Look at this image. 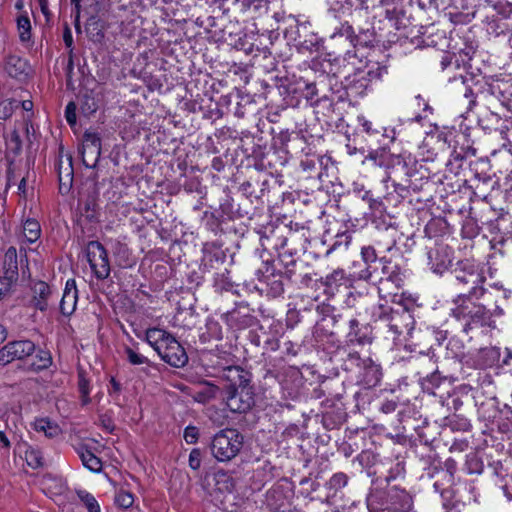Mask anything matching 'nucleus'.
Listing matches in <instances>:
<instances>
[{
	"mask_svg": "<svg viewBox=\"0 0 512 512\" xmlns=\"http://www.w3.org/2000/svg\"><path fill=\"white\" fill-rule=\"evenodd\" d=\"M99 222V190L95 182L86 183L79 192L75 223L83 235L88 233L91 236Z\"/></svg>",
	"mask_w": 512,
	"mask_h": 512,
	"instance_id": "nucleus-1",
	"label": "nucleus"
},
{
	"mask_svg": "<svg viewBox=\"0 0 512 512\" xmlns=\"http://www.w3.org/2000/svg\"><path fill=\"white\" fill-rule=\"evenodd\" d=\"M474 298L469 295H458L454 299L455 308L452 314L455 318L464 323V330L468 332L478 327H495V321L492 319V312L484 311L478 302L472 301Z\"/></svg>",
	"mask_w": 512,
	"mask_h": 512,
	"instance_id": "nucleus-2",
	"label": "nucleus"
},
{
	"mask_svg": "<svg viewBox=\"0 0 512 512\" xmlns=\"http://www.w3.org/2000/svg\"><path fill=\"white\" fill-rule=\"evenodd\" d=\"M510 295L511 291L498 285H491L488 288L482 286L473 295V298L484 308L485 312L489 310L493 313L492 319L495 321L497 318L504 316Z\"/></svg>",
	"mask_w": 512,
	"mask_h": 512,
	"instance_id": "nucleus-3",
	"label": "nucleus"
},
{
	"mask_svg": "<svg viewBox=\"0 0 512 512\" xmlns=\"http://www.w3.org/2000/svg\"><path fill=\"white\" fill-rule=\"evenodd\" d=\"M2 273L5 280L14 283L17 282L19 275L23 280L31 278L26 248L20 247L19 256L14 246L6 250L2 261Z\"/></svg>",
	"mask_w": 512,
	"mask_h": 512,
	"instance_id": "nucleus-4",
	"label": "nucleus"
},
{
	"mask_svg": "<svg viewBox=\"0 0 512 512\" xmlns=\"http://www.w3.org/2000/svg\"><path fill=\"white\" fill-rule=\"evenodd\" d=\"M456 285L467 288V293L459 295H469L473 297L477 291L483 286L485 276L478 265L470 260L459 261L453 270Z\"/></svg>",
	"mask_w": 512,
	"mask_h": 512,
	"instance_id": "nucleus-5",
	"label": "nucleus"
},
{
	"mask_svg": "<svg viewBox=\"0 0 512 512\" xmlns=\"http://www.w3.org/2000/svg\"><path fill=\"white\" fill-rule=\"evenodd\" d=\"M372 315L376 320L387 321L389 331H391L395 336L401 335L404 328H408L413 322L411 314L405 308L401 310H393L385 304H379L375 307Z\"/></svg>",
	"mask_w": 512,
	"mask_h": 512,
	"instance_id": "nucleus-6",
	"label": "nucleus"
},
{
	"mask_svg": "<svg viewBox=\"0 0 512 512\" xmlns=\"http://www.w3.org/2000/svg\"><path fill=\"white\" fill-rule=\"evenodd\" d=\"M86 256L95 277L104 280L110 275L108 252L99 241H89Z\"/></svg>",
	"mask_w": 512,
	"mask_h": 512,
	"instance_id": "nucleus-7",
	"label": "nucleus"
},
{
	"mask_svg": "<svg viewBox=\"0 0 512 512\" xmlns=\"http://www.w3.org/2000/svg\"><path fill=\"white\" fill-rule=\"evenodd\" d=\"M36 351V344L29 339L8 342L0 349V365L6 366L13 361H24Z\"/></svg>",
	"mask_w": 512,
	"mask_h": 512,
	"instance_id": "nucleus-8",
	"label": "nucleus"
},
{
	"mask_svg": "<svg viewBox=\"0 0 512 512\" xmlns=\"http://www.w3.org/2000/svg\"><path fill=\"white\" fill-rule=\"evenodd\" d=\"M349 359L355 361L360 367V380L366 388H373L380 383L382 371L379 364L370 358L361 359L357 352L349 353Z\"/></svg>",
	"mask_w": 512,
	"mask_h": 512,
	"instance_id": "nucleus-9",
	"label": "nucleus"
},
{
	"mask_svg": "<svg viewBox=\"0 0 512 512\" xmlns=\"http://www.w3.org/2000/svg\"><path fill=\"white\" fill-rule=\"evenodd\" d=\"M254 404L252 388L226 389V408L234 413H244Z\"/></svg>",
	"mask_w": 512,
	"mask_h": 512,
	"instance_id": "nucleus-10",
	"label": "nucleus"
},
{
	"mask_svg": "<svg viewBox=\"0 0 512 512\" xmlns=\"http://www.w3.org/2000/svg\"><path fill=\"white\" fill-rule=\"evenodd\" d=\"M453 251L448 245L438 244L427 253L428 265L436 274H443L451 265Z\"/></svg>",
	"mask_w": 512,
	"mask_h": 512,
	"instance_id": "nucleus-11",
	"label": "nucleus"
},
{
	"mask_svg": "<svg viewBox=\"0 0 512 512\" xmlns=\"http://www.w3.org/2000/svg\"><path fill=\"white\" fill-rule=\"evenodd\" d=\"M160 358L172 367L180 368L188 362V356L181 344L171 336L164 345Z\"/></svg>",
	"mask_w": 512,
	"mask_h": 512,
	"instance_id": "nucleus-12",
	"label": "nucleus"
},
{
	"mask_svg": "<svg viewBox=\"0 0 512 512\" xmlns=\"http://www.w3.org/2000/svg\"><path fill=\"white\" fill-rule=\"evenodd\" d=\"M55 168L59 181V192L62 195L68 194L73 185L74 169L72 156L66 155L65 157L60 153L55 164Z\"/></svg>",
	"mask_w": 512,
	"mask_h": 512,
	"instance_id": "nucleus-13",
	"label": "nucleus"
},
{
	"mask_svg": "<svg viewBox=\"0 0 512 512\" xmlns=\"http://www.w3.org/2000/svg\"><path fill=\"white\" fill-rule=\"evenodd\" d=\"M101 155V138L98 133L85 131L83 135V163L86 167H93Z\"/></svg>",
	"mask_w": 512,
	"mask_h": 512,
	"instance_id": "nucleus-14",
	"label": "nucleus"
},
{
	"mask_svg": "<svg viewBox=\"0 0 512 512\" xmlns=\"http://www.w3.org/2000/svg\"><path fill=\"white\" fill-rule=\"evenodd\" d=\"M31 291V305L40 311H46L53 295L52 287L39 280L32 285Z\"/></svg>",
	"mask_w": 512,
	"mask_h": 512,
	"instance_id": "nucleus-15",
	"label": "nucleus"
},
{
	"mask_svg": "<svg viewBox=\"0 0 512 512\" xmlns=\"http://www.w3.org/2000/svg\"><path fill=\"white\" fill-rule=\"evenodd\" d=\"M389 509L393 512H409L413 507L412 497L402 489L392 487L388 492Z\"/></svg>",
	"mask_w": 512,
	"mask_h": 512,
	"instance_id": "nucleus-16",
	"label": "nucleus"
},
{
	"mask_svg": "<svg viewBox=\"0 0 512 512\" xmlns=\"http://www.w3.org/2000/svg\"><path fill=\"white\" fill-rule=\"evenodd\" d=\"M478 418L486 425H496L500 414V404L495 397L481 402L477 409Z\"/></svg>",
	"mask_w": 512,
	"mask_h": 512,
	"instance_id": "nucleus-17",
	"label": "nucleus"
},
{
	"mask_svg": "<svg viewBox=\"0 0 512 512\" xmlns=\"http://www.w3.org/2000/svg\"><path fill=\"white\" fill-rule=\"evenodd\" d=\"M250 377V373L240 366H226V389L252 388Z\"/></svg>",
	"mask_w": 512,
	"mask_h": 512,
	"instance_id": "nucleus-18",
	"label": "nucleus"
},
{
	"mask_svg": "<svg viewBox=\"0 0 512 512\" xmlns=\"http://www.w3.org/2000/svg\"><path fill=\"white\" fill-rule=\"evenodd\" d=\"M308 26L310 24L307 22L301 23L298 25V39L297 40V49L298 51L305 53V52H314L317 51L320 45V39L319 37L314 33L309 34H303L304 32H307Z\"/></svg>",
	"mask_w": 512,
	"mask_h": 512,
	"instance_id": "nucleus-19",
	"label": "nucleus"
},
{
	"mask_svg": "<svg viewBox=\"0 0 512 512\" xmlns=\"http://www.w3.org/2000/svg\"><path fill=\"white\" fill-rule=\"evenodd\" d=\"M78 300V290L74 279L67 280L64 292L60 301V311L63 315H71L76 308Z\"/></svg>",
	"mask_w": 512,
	"mask_h": 512,
	"instance_id": "nucleus-20",
	"label": "nucleus"
},
{
	"mask_svg": "<svg viewBox=\"0 0 512 512\" xmlns=\"http://www.w3.org/2000/svg\"><path fill=\"white\" fill-rule=\"evenodd\" d=\"M27 61L18 55H8L5 60V70L12 78L24 80L29 74Z\"/></svg>",
	"mask_w": 512,
	"mask_h": 512,
	"instance_id": "nucleus-21",
	"label": "nucleus"
},
{
	"mask_svg": "<svg viewBox=\"0 0 512 512\" xmlns=\"http://www.w3.org/2000/svg\"><path fill=\"white\" fill-rule=\"evenodd\" d=\"M102 102V93L95 89H87L80 98V109L85 116L94 114Z\"/></svg>",
	"mask_w": 512,
	"mask_h": 512,
	"instance_id": "nucleus-22",
	"label": "nucleus"
},
{
	"mask_svg": "<svg viewBox=\"0 0 512 512\" xmlns=\"http://www.w3.org/2000/svg\"><path fill=\"white\" fill-rule=\"evenodd\" d=\"M75 452L81 459L84 467L92 472L98 473L102 470V461L97 457L86 444H79Z\"/></svg>",
	"mask_w": 512,
	"mask_h": 512,
	"instance_id": "nucleus-23",
	"label": "nucleus"
},
{
	"mask_svg": "<svg viewBox=\"0 0 512 512\" xmlns=\"http://www.w3.org/2000/svg\"><path fill=\"white\" fill-rule=\"evenodd\" d=\"M386 75H388V66L378 62L373 63L368 66L366 78L363 79L365 83H363L361 80H358L354 84V87L357 88V84H359V88H362L359 93H362L367 89L368 83L382 81Z\"/></svg>",
	"mask_w": 512,
	"mask_h": 512,
	"instance_id": "nucleus-24",
	"label": "nucleus"
},
{
	"mask_svg": "<svg viewBox=\"0 0 512 512\" xmlns=\"http://www.w3.org/2000/svg\"><path fill=\"white\" fill-rule=\"evenodd\" d=\"M204 262L205 266H209L213 269H219L224 262V250L221 248V244L207 243L204 246Z\"/></svg>",
	"mask_w": 512,
	"mask_h": 512,
	"instance_id": "nucleus-25",
	"label": "nucleus"
},
{
	"mask_svg": "<svg viewBox=\"0 0 512 512\" xmlns=\"http://www.w3.org/2000/svg\"><path fill=\"white\" fill-rule=\"evenodd\" d=\"M206 481L208 486H211L210 495L215 501V504H223L222 492L224 484V471L219 470L213 474H207Z\"/></svg>",
	"mask_w": 512,
	"mask_h": 512,
	"instance_id": "nucleus-26",
	"label": "nucleus"
},
{
	"mask_svg": "<svg viewBox=\"0 0 512 512\" xmlns=\"http://www.w3.org/2000/svg\"><path fill=\"white\" fill-rule=\"evenodd\" d=\"M34 354L32 362L27 367L28 371L39 373L52 365V356L48 350L36 347Z\"/></svg>",
	"mask_w": 512,
	"mask_h": 512,
	"instance_id": "nucleus-27",
	"label": "nucleus"
},
{
	"mask_svg": "<svg viewBox=\"0 0 512 512\" xmlns=\"http://www.w3.org/2000/svg\"><path fill=\"white\" fill-rule=\"evenodd\" d=\"M85 28L89 40L94 43H102L105 38V31L104 23L100 18L96 16L89 17Z\"/></svg>",
	"mask_w": 512,
	"mask_h": 512,
	"instance_id": "nucleus-28",
	"label": "nucleus"
},
{
	"mask_svg": "<svg viewBox=\"0 0 512 512\" xmlns=\"http://www.w3.org/2000/svg\"><path fill=\"white\" fill-rule=\"evenodd\" d=\"M226 460L235 457L242 448L243 436L235 429H226Z\"/></svg>",
	"mask_w": 512,
	"mask_h": 512,
	"instance_id": "nucleus-29",
	"label": "nucleus"
},
{
	"mask_svg": "<svg viewBox=\"0 0 512 512\" xmlns=\"http://www.w3.org/2000/svg\"><path fill=\"white\" fill-rule=\"evenodd\" d=\"M200 340L205 342H210L212 340L221 341L222 340V325L219 320H216L214 317L208 318L206 322V331L200 335Z\"/></svg>",
	"mask_w": 512,
	"mask_h": 512,
	"instance_id": "nucleus-30",
	"label": "nucleus"
},
{
	"mask_svg": "<svg viewBox=\"0 0 512 512\" xmlns=\"http://www.w3.org/2000/svg\"><path fill=\"white\" fill-rule=\"evenodd\" d=\"M260 281L268 287V293L273 297H278L284 292V285L280 274L271 272L270 274L263 275Z\"/></svg>",
	"mask_w": 512,
	"mask_h": 512,
	"instance_id": "nucleus-31",
	"label": "nucleus"
},
{
	"mask_svg": "<svg viewBox=\"0 0 512 512\" xmlns=\"http://www.w3.org/2000/svg\"><path fill=\"white\" fill-rule=\"evenodd\" d=\"M16 24L20 42L22 44L30 43L32 40V27L28 15L26 13L19 15L16 19Z\"/></svg>",
	"mask_w": 512,
	"mask_h": 512,
	"instance_id": "nucleus-32",
	"label": "nucleus"
},
{
	"mask_svg": "<svg viewBox=\"0 0 512 512\" xmlns=\"http://www.w3.org/2000/svg\"><path fill=\"white\" fill-rule=\"evenodd\" d=\"M492 93L507 108L512 107V84L497 83L492 86Z\"/></svg>",
	"mask_w": 512,
	"mask_h": 512,
	"instance_id": "nucleus-33",
	"label": "nucleus"
},
{
	"mask_svg": "<svg viewBox=\"0 0 512 512\" xmlns=\"http://www.w3.org/2000/svg\"><path fill=\"white\" fill-rule=\"evenodd\" d=\"M23 234L27 242H36L41 236L40 223L36 219L28 218L23 223Z\"/></svg>",
	"mask_w": 512,
	"mask_h": 512,
	"instance_id": "nucleus-34",
	"label": "nucleus"
},
{
	"mask_svg": "<svg viewBox=\"0 0 512 512\" xmlns=\"http://www.w3.org/2000/svg\"><path fill=\"white\" fill-rule=\"evenodd\" d=\"M34 427L36 431L44 432L45 436H47L48 438L57 437L61 432L57 424L51 422L49 419L46 418L36 420Z\"/></svg>",
	"mask_w": 512,
	"mask_h": 512,
	"instance_id": "nucleus-35",
	"label": "nucleus"
},
{
	"mask_svg": "<svg viewBox=\"0 0 512 512\" xmlns=\"http://www.w3.org/2000/svg\"><path fill=\"white\" fill-rule=\"evenodd\" d=\"M138 349V343L134 344V347L125 346L124 347V353L126 355L127 361L131 365H143L146 364L148 366H151V361L141 353L137 351Z\"/></svg>",
	"mask_w": 512,
	"mask_h": 512,
	"instance_id": "nucleus-36",
	"label": "nucleus"
},
{
	"mask_svg": "<svg viewBox=\"0 0 512 512\" xmlns=\"http://www.w3.org/2000/svg\"><path fill=\"white\" fill-rule=\"evenodd\" d=\"M497 427L502 432H507L512 427V409L508 405L500 407Z\"/></svg>",
	"mask_w": 512,
	"mask_h": 512,
	"instance_id": "nucleus-37",
	"label": "nucleus"
},
{
	"mask_svg": "<svg viewBox=\"0 0 512 512\" xmlns=\"http://www.w3.org/2000/svg\"><path fill=\"white\" fill-rule=\"evenodd\" d=\"M78 389L81 395V404L83 406L88 405L91 402V399L89 397V381L88 379L85 378L83 372H79L78 374Z\"/></svg>",
	"mask_w": 512,
	"mask_h": 512,
	"instance_id": "nucleus-38",
	"label": "nucleus"
},
{
	"mask_svg": "<svg viewBox=\"0 0 512 512\" xmlns=\"http://www.w3.org/2000/svg\"><path fill=\"white\" fill-rule=\"evenodd\" d=\"M224 437V429L219 430L211 443V453L219 462L224 461V448L220 445V439Z\"/></svg>",
	"mask_w": 512,
	"mask_h": 512,
	"instance_id": "nucleus-39",
	"label": "nucleus"
},
{
	"mask_svg": "<svg viewBox=\"0 0 512 512\" xmlns=\"http://www.w3.org/2000/svg\"><path fill=\"white\" fill-rule=\"evenodd\" d=\"M25 459L27 464L33 469L42 467L44 464V459L41 452L34 448H29L26 450Z\"/></svg>",
	"mask_w": 512,
	"mask_h": 512,
	"instance_id": "nucleus-40",
	"label": "nucleus"
},
{
	"mask_svg": "<svg viewBox=\"0 0 512 512\" xmlns=\"http://www.w3.org/2000/svg\"><path fill=\"white\" fill-rule=\"evenodd\" d=\"M172 335L160 328H150L146 331L147 342H166Z\"/></svg>",
	"mask_w": 512,
	"mask_h": 512,
	"instance_id": "nucleus-41",
	"label": "nucleus"
},
{
	"mask_svg": "<svg viewBox=\"0 0 512 512\" xmlns=\"http://www.w3.org/2000/svg\"><path fill=\"white\" fill-rule=\"evenodd\" d=\"M77 496L85 504L89 512H100L98 502L95 497L87 491H77Z\"/></svg>",
	"mask_w": 512,
	"mask_h": 512,
	"instance_id": "nucleus-42",
	"label": "nucleus"
},
{
	"mask_svg": "<svg viewBox=\"0 0 512 512\" xmlns=\"http://www.w3.org/2000/svg\"><path fill=\"white\" fill-rule=\"evenodd\" d=\"M348 325H349V331L347 333L348 342L362 344L363 341H362L361 337L358 335L359 321L356 318H351L348 321Z\"/></svg>",
	"mask_w": 512,
	"mask_h": 512,
	"instance_id": "nucleus-43",
	"label": "nucleus"
},
{
	"mask_svg": "<svg viewBox=\"0 0 512 512\" xmlns=\"http://www.w3.org/2000/svg\"><path fill=\"white\" fill-rule=\"evenodd\" d=\"M483 464L474 454L467 456L465 463V471L468 474H480L482 472Z\"/></svg>",
	"mask_w": 512,
	"mask_h": 512,
	"instance_id": "nucleus-44",
	"label": "nucleus"
},
{
	"mask_svg": "<svg viewBox=\"0 0 512 512\" xmlns=\"http://www.w3.org/2000/svg\"><path fill=\"white\" fill-rule=\"evenodd\" d=\"M18 101L5 100L0 102V120L5 121L9 119L14 109L18 107Z\"/></svg>",
	"mask_w": 512,
	"mask_h": 512,
	"instance_id": "nucleus-45",
	"label": "nucleus"
},
{
	"mask_svg": "<svg viewBox=\"0 0 512 512\" xmlns=\"http://www.w3.org/2000/svg\"><path fill=\"white\" fill-rule=\"evenodd\" d=\"M115 502L119 507L128 509L130 508L134 503V496L132 493L120 490L115 497Z\"/></svg>",
	"mask_w": 512,
	"mask_h": 512,
	"instance_id": "nucleus-46",
	"label": "nucleus"
},
{
	"mask_svg": "<svg viewBox=\"0 0 512 512\" xmlns=\"http://www.w3.org/2000/svg\"><path fill=\"white\" fill-rule=\"evenodd\" d=\"M348 477L344 473H336L329 480L330 488L339 490L347 485Z\"/></svg>",
	"mask_w": 512,
	"mask_h": 512,
	"instance_id": "nucleus-47",
	"label": "nucleus"
},
{
	"mask_svg": "<svg viewBox=\"0 0 512 512\" xmlns=\"http://www.w3.org/2000/svg\"><path fill=\"white\" fill-rule=\"evenodd\" d=\"M8 148L14 155L20 154L22 150V141L17 131H13L11 133V137L8 142Z\"/></svg>",
	"mask_w": 512,
	"mask_h": 512,
	"instance_id": "nucleus-48",
	"label": "nucleus"
},
{
	"mask_svg": "<svg viewBox=\"0 0 512 512\" xmlns=\"http://www.w3.org/2000/svg\"><path fill=\"white\" fill-rule=\"evenodd\" d=\"M386 156H387V150L385 147H382L379 150L371 151L368 154V156L366 157V159L372 160L375 162V164L382 166L385 163Z\"/></svg>",
	"mask_w": 512,
	"mask_h": 512,
	"instance_id": "nucleus-49",
	"label": "nucleus"
},
{
	"mask_svg": "<svg viewBox=\"0 0 512 512\" xmlns=\"http://www.w3.org/2000/svg\"><path fill=\"white\" fill-rule=\"evenodd\" d=\"M183 438L188 444H195L199 438V429L192 425L187 426L184 429Z\"/></svg>",
	"mask_w": 512,
	"mask_h": 512,
	"instance_id": "nucleus-50",
	"label": "nucleus"
},
{
	"mask_svg": "<svg viewBox=\"0 0 512 512\" xmlns=\"http://www.w3.org/2000/svg\"><path fill=\"white\" fill-rule=\"evenodd\" d=\"M344 279V272L342 270H336L325 277V285L332 288L333 285H337L338 282Z\"/></svg>",
	"mask_w": 512,
	"mask_h": 512,
	"instance_id": "nucleus-51",
	"label": "nucleus"
},
{
	"mask_svg": "<svg viewBox=\"0 0 512 512\" xmlns=\"http://www.w3.org/2000/svg\"><path fill=\"white\" fill-rule=\"evenodd\" d=\"M76 110L77 105L71 101L66 105L65 108V118L69 125H75L76 124Z\"/></svg>",
	"mask_w": 512,
	"mask_h": 512,
	"instance_id": "nucleus-52",
	"label": "nucleus"
},
{
	"mask_svg": "<svg viewBox=\"0 0 512 512\" xmlns=\"http://www.w3.org/2000/svg\"><path fill=\"white\" fill-rule=\"evenodd\" d=\"M201 465V451L198 448L192 449L189 454V467L193 470H198Z\"/></svg>",
	"mask_w": 512,
	"mask_h": 512,
	"instance_id": "nucleus-53",
	"label": "nucleus"
},
{
	"mask_svg": "<svg viewBox=\"0 0 512 512\" xmlns=\"http://www.w3.org/2000/svg\"><path fill=\"white\" fill-rule=\"evenodd\" d=\"M361 255H362L363 260L366 263L375 262L376 259H377V255H376L375 249L373 247H370V246L363 247L362 251H361Z\"/></svg>",
	"mask_w": 512,
	"mask_h": 512,
	"instance_id": "nucleus-54",
	"label": "nucleus"
},
{
	"mask_svg": "<svg viewBox=\"0 0 512 512\" xmlns=\"http://www.w3.org/2000/svg\"><path fill=\"white\" fill-rule=\"evenodd\" d=\"M206 225L209 230H211L215 233L222 231L221 220H219V218L215 217L214 214H211L210 217H207Z\"/></svg>",
	"mask_w": 512,
	"mask_h": 512,
	"instance_id": "nucleus-55",
	"label": "nucleus"
},
{
	"mask_svg": "<svg viewBox=\"0 0 512 512\" xmlns=\"http://www.w3.org/2000/svg\"><path fill=\"white\" fill-rule=\"evenodd\" d=\"M110 388L108 389V393L110 396H119L122 390L121 384L114 378L111 377L110 379Z\"/></svg>",
	"mask_w": 512,
	"mask_h": 512,
	"instance_id": "nucleus-56",
	"label": "nucleus"
},
{
	"mask_svg": "<svg viewBox=\"0 0 512 512\" xmlns=\"http://www.w3.org/2000/svg\"><path fill=\"white\" fill-rule=\"evenodd\" d=\"M63 41L66 45L67 48H69L70 50L72 48V45H73V36H72V32H71V29L69 28V26H65V29H64V32H63Z\"/></svg>",
	"mask_w": 512,
	"mask_h": 512,
	"instance_id": "nucleus-57",
	"label": "nucleus"
},
{
	"mask_svg": "<svg viewBox=\"0 0 512 512\" xmlns=\"http://www.w3.org/2000/svg\"><path fill=\"white\" fill-rule=\"evenodd\" d=\"M215 291L219 294H222L224 291V275L223 274H216L215 277V283H214Z\"/></svg>",
	"mask_w": 512,
	"mask_h": 512,
	"instance_id": "nucleus-58",
	"label": "nucleus"
},
{
	"mask_svg": "<svg viewBox=\"0 0 512 512\" xmlns=\"http://www.w3.org/2000/svg\"><path fill=\"white\" fill-rule=\"evenodd\" d=\"M341 34L349 38L351 43L354 44V30L352 26L348 24H343L341 27Z\"/></svg>",
	"mask_w": 512,
	"mask_h": 512,
	"instance_id": "nucleus-59",
	"label": "nucleus"
},
{
	"mask_svg": "<svg viewBox=\"0 0 512 512\" xmlns=\"http://www.w3.org/2000/svg\"><path fill=\"white\" fill-rule=\"evenodd\" d=\"M362 127L364 129V131L368 134V135H374V134H378L379 131L374 129L372 127V122L368 121V120H364L362 122Z\"/></svg>",
	"mask_w": 512,
	"mask_h": 512,
	"instance_id": "nucleus-60",
	"label": "nucleus"
},
{
	"mask_svg": "<svg viewBox=\"0 0 512 512\" xmlns=\"http://www.w3.org/2000/svg\"><path fill=\"white\" fill-rule=\"evenodd\" d=\"M0 443L2 444V448L6 449L7 451L11 447L10 440L8 439L5 431L0 430Z\"/></svg>",
	"mask_w": 512,
	"mask_h": 512,
	"instance_id": "nucleus-61",
	"label": "nucleus"
},
{
	"mask_svg": "<svg viewBox=\"0 0 512 512\" xmlns=\"http://www.w3.org/2000/svg\"><path fill=\"white\" fill-rule=\"evenodd\" d=\"M363 199L365 200H368L369 201V205L372 209H377L379 206H382L383 203L382 201L380 200H377V199H372L370 196H369V193L367 192L365 194V196L363 197Z\"/></svg>",
	"mask_w": 512,
	"mask_h": 512,
	"instance_id": "nucleus-62",
	"label": "nucleus"
},
{
	"mask_svg": "<svg viewBox=\"0 0 512 512\" xmlns=\"http://www.w3.org/2000/svg\"><path fill=\"white\" fill-rule=\"evenodd\" d=\"M445 467H446L447 471L449 472L450 476H452L453 473L456 470V462H455V460L452 459V458L447 459L445 461Z\"/></svg>",
	"mask_w": 512,
	"mask_h": 512,
	"instance_id": "nucleus-63",
	"label": "nucleus"
},
{
	"mask_svg": "<svg viewBox=\"0 0 512 512\" xmlns=\"http://www.w3.org/2000/svg\"><path fill=\"white\" fill-rule=\"evenodd\" d=\"M503 364L504 365L512 364V350H510L509 348H505V350H504Z\"/></svg>",
	"mask_w": 512,
	"mask_h": 512,
	"instance_id": "nucleus-64",
	"label": "nucleus"
}]
</instances>
